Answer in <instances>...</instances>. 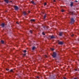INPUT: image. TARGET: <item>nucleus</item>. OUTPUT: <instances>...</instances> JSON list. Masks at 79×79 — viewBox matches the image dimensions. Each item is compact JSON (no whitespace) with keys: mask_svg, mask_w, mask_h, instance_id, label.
Instances as JSON below:
<instances>
[{"mask_svg":"<svg viewBox=\"0 0 79 79\" xmlns=\"http://www.w3.org/2000/svg\"><path fill=\"white\" fill-rule=\"evenodd\" d=\"M42 34H43V35H45V33H44V32H43L42 33Z\"/></svg>","mask_w":79,"mask_h":79,"instance_id":"obj_20","label":"nucleus"},{"mask_svg":"<svg viewBox=\"0 0 79 79\" xmlns=\"http://www.w3.org/2000/svg\"><path fill=\"white\" fill-rule=\"evenodd\" d=\"M74 79H77V78H75Z\"/></svg>","mask_w":79,"mask_h":79,"instance_id":"obj_28","label":"nucleus"},{"mask_svg":"<svg viewBox=\"0 0 79 79\" xmlns=\"http://www.w3.org/2000/svg\"><path fill=\"white\" fill-rule=\"evenodd\" d=\"M16 23H17V24H19V23H18V22H16Z\"/></svg>","mask_w":79,"mask_h":79,"instance_id":"obj_22","label":"nucleus"},{"mask_svg":"<svg viewBox=\"0 0 79 79\" xmlns=\"http://www.w3.org/2000/svg\"><path fill=\"white\" fill-rule=\"evenodd\" d=\"M51 39H53V38H55V36H53V35L51 36Z\"/></svg>","mask_w":79,"mask_h":79,"instance_id":"obj_7","label":"nucleus"},{"mask_svg":"<svg viewBox=\"0 0 79 79\" xmlns=\"http://www.w3.org/2000/svg\"><path fill=\"white\" fill-rule=\"evenodd\" d=\"M61 11L62 12H64V10H62Z\"/></svg>","mask_w":79,"mask_h":79,"instance_id":"obj_17","label":"nucleus"},{"mask_svg":"<svg viewBox=\"0 0 79 79\" xmlns=\"http://www.w3.org/2000/svg\"><path fill=\"white\" fill-rule=\"evenodd\" d=\"M10 2H12V1H10Z\"/></svg>","mask_w":79,"mask_h":79,"instance_id":"obj_33","label":"nucleus"},{"mask_svg":"<svg viewBox=\"0 0 79 79\" xmlns=\"http://www.w3.org/2000/svg\"><path fill=\"white\" fill-rule=\"evenodd\" d=\"M56 53L55 52H53V54L52 55L53 57L54 58H55V57H56Z\"/></svg>","mask_w":79,"mask_h":79,"instance_id":"obj_2","label":"nucleus"},{"mask_svg":"<svg viewBox=\"0 0 79 79\" xmlns=\"http://www.w3.org/2000/svg\"><path fill=\"white\" fill-rule=\"evenodd\" d=\"M23 52H24V53H26V50H24V51H23Z\"/></svg>","mask_w":79,"mask_h":79,"instance_id":"obj_19","label":"nucleus"},{"mask_svg":"<svg viewBox=\"0 0 79 79\" xmlns=\"http://www.w3.org/2000/svg\"><path fill=\"white\" fill-rule=\"evenodd\" d=\"M1 42L2 43V44H4V41L3 40H1Z\"/></svg>","mask_w":79,"mask_h":79,"instance_id":"obj_14","label":"nucleus"},{"mask_svg":"<svg viewBox=\"0 0 79 79\" xmlns=\"http://www.w3.org/2000/svg\"><path fill=\"white\" fill-rule=\"evenodd\" d=\"M51 50H52V51H53V50H54V49H53V48H51Z\"/></svg>","mask_w":79,"mask_h":79,"instance_id":"obj_18","label":"nucleus"},{"mask_svg":"<svg viewBox=\"0 0 79 79\" xmlns=\"http://www.w3.org/2000/svg\"><path fill=\"white\" fill-rule=\"evenodd\" d=\"M74 22H75V21L74 20V19L73 18H71V19L70 23H71V24H73Z\"/></svg>","mask_w":79,"mask_h":79,"instance_id":"obj_1","label":"nucleus"},{"mask_svg":"<svg viewBox=\"0 0 79 79\" xmlns=\"http://www.w3.org/2000/svg\"><path fill=\"white\" fill-rule=\"evenodd\" d=\"M45 18H46V15H45L44 16V19H45Z\"/></svg>","mask_w":79,"mask_h":79,"instance_id":"obj_15","label":"nucleus"},{"mask_svg":"<svg viewBox=\"0 0 79 79\" xmlns=\"http://www.w3.org/2000/svg\"><path fill=\"white\" fill-rule=\"evenodd\" d=\"M64 79H66V77H64Z\"/></svg>","mask_w":79,"mask_h":79,"instance_id":"obj_27","label":"nucleus"},{"mask_svg":"<svg viewBox=\"0 0 79 79\" xmlns=\"http://www.w3.org/2000/svg\"><path fill=\"white\" fill-rule=\"evenodd\" d=\"M37 78H39V77H37Z\"/></svg>","mask_w":79,"mask_h":79,"instance_id":"obj_32","label":"nucleus"},{"mask_svg":"<svg viewBox=\"0 0 79 79\" xmlns=\"http://www.w3.org/2000/svg\"><path fill=\"white\" fill-rule=\"evenodd\" d=\"M73 36H74V35L73 34L71 35L72 37H73Z\"/></svg>","mask_w":79,"mask_h":79,"instance_id":"obj_26","label":"nucleus"},{"mask_svg":"<svg viewBox=\"0 0 79 79\" xmlns=\"http://www.w3.org/2000/svg\"><path fill=\"white\" fill-rule=\"evenodd\" d=\"M45 57H46V58H47V56L45 55Z\"/></svg>","mask_w":79,"mask_h":79,"instance_id":"obj_23","label":"nucleus"},{"mask_svg":"<svg viewBox=\"0 0 79 79\" xmlns=\"http://www.w3.org/2000/svg\"><path fill=\"white\" fill-rule=\"evenodd\" d=\"M4 1L6 3H8V0H4Z\"/></svg>","mask_w":79,"mask_h":79,"instance_id":"obj_5","label":"nucleus"},{"mask_svg":"<svg viewBox=\"0 0 79 79\" xmlns=\"http://www.w3.org/2000/svg\"><path fill=\"white\" fill-rule=\"evenodd\" d=\"M30 13V11H28V13Z\"/></svg>","mask_w":79,"mask_h":79,"instance_id":"obj_31","label":"nucleus"},{"mask_svg":"<svg viewBox=\"0 0 79 79\" xmlns=\"http://www.w3.org/2000/svg\"><path fill=\"white\" fill-rule=\"evenodd\" d=\"M54 2H56V1H55V0H54Z\"/></svg>","mask_w":79,"mask_h":79,"instance_id":"obj_29","label":"nucleus"},{"mask_svg":"<svg viewBox=\"0 0 79 79\" xmlns=\"http://www.w3.org/2000/svg\"><path fill=\"white\" fill-rule=\"evenodd\" d=\"M23 15H26V12H23Z\"/></svg>","mask_w":79,"mask_h":79,"instance_id":"obj_10","label":"nucleus"},{"mask_svg":"<svg viewBox=\"0 0 79 79\" xmlns=\"http://www.w3.org/2000/svg\"><path fill=\"white\" fill-rule=\"evenodd\" d=\"M47 5V3H46L45 2V3H44V5Z\"/></svg>","mask_w":79,"mask_h":79,"instance_id":"obj_21","label":"nucleus"},{"mask_svg":"<svg viewBox=\"0 0 79 79\" xmlns=\"http://www.w3.org/2000/svg\"><path fill=\"white\" fill-rule=\"evenodd\" d=\"M63 34V33L61 32H60V33H59V35L60 36H61V35H62Z\"/></svg>","mask_w":79,"mask_h":79,"instance_id":"obj_6","label":"nucleus"},{"mask_svg":"<svg viewBox=\"0 0 79 79\" xmlns=\"http://www.w3.org/2000/svg\"><path fill=\"white\" fill-rule=\"evenodd\" d=\"M11 72H12L13 71V70H10Z\"/></svg>","mask_w":79,"mask_h":79,"instance_id":"obj_25","label":"nucleus"},{"mask_svg":"<svg viewBox=\"0 0 79 79\" xmlns=\"http://www.w3.org/2000/svg\"><path fill=\"white\" fill-rule=\"evenodd\" d=\"M31 21H33V22H34L35 21V20L34 19H32L31 20Z\"/></svg>","mask_w":79,"mask_h":79,"instance_id":"obj_12","label":"nucleus"},{"mask_svg":"<svg viewBox=\"0 0 79 79\" xmlns=\"http://www.w3.org/2000/svg\"><path fill=\"white\" fill-rule=\"evenodd\" d=\"M14 7L15 8V10H18V7L16 6H14Z\"/></svg>","mask_w":79,"mask_h":79,"instance_id":"obj_3","label":"nucleus"},{"mask_svg":"<svg viewBox=\"0 0 79 79\" xmlns=\"http://www.w3.org/2000/svg\"><path fill=\"white\" fill-rule=\"evenodd\" d=\"M73 2H71L70 4L71 6H73Z\"/></svg>","mask_w":79,"mask_h":79,"instance_id":"obj_8","label":"nucleus"},{"mask_svg":"<svg viewBox=\"0 0 79 79\" xmlns=\"http://www.w3.org/2000/svg\"><path fill=\"white\" fill-rule=\"evenodd\" d=\"M31 3L33 4H35V3H34V1H31Z\"/></svg>","mask_w":79,"mask_h":79,"instance_id":"obj_11","label":"nucleus"},{"mask_svg":"<svg viewBox=\"0 0 79 79\" xmlns=\"http://www.w3.org/2000/svg\"><path fill=\"white\" fill-rule=\"evenodd\" d=\"M6 70L7 71H8V70H9V69H6Z\"/></svg>","mask_w":79,"mask_h":79,"instance_id":"obj_24","label":"nucleus"},{"mask_svg":"<svg viewBox=\"0 0 79 79\" xmlns=\"http://www.w3.org/2000/svg\"><path fill=\"white\" fill-rule=\"evenodd\" d=\"M58 44L59 45H62L63 43V42L61 41H60L58 42Z\"/></svg>","mask_w":79,"mask_h":79,"instance_id":"obj_4","label":"nucleus"},{"mask_svg":"<svg viewBox=\"0 0 79 79\" xmlns=\"http://www.w3.org/2000/svg\"><path fill=\"white\" fill-rule=\"evenodd\" d=\"M35 47L34 46V47H33V48H32V49L34 50V49H35Z\"/></svg>","mask_w":79,"mask_h":79,"instance_id":"obj_13","label":"nucleus"},{"mask_svg":"<svg viewBox=\"0 0 79 79\" xmlns=\"http://www.w3.org/2000/svg\"><path fill=\"white\" fill-rule=\"evenodd\" d=\"M24 55V56H25V55H26V54H24V55Z\"/></svg>","mask_w":79,"mask_h":79,"instance_id":"obj_30","label":"nucleus"},{"mask_svg":"<svg viewBox=\"0 0 79 79\" xmlns=\"http://www.w3.org/2000/svg\"><path fill=\"white\" fill-rule=\"evenodd\" d=\"M30 32L31 33H32V30H30Z\"/></svg>","mask_w":79,"mask_h":79,"instance_id":"obj_16","label":"nucleus"},{"mask_svg":"<svg viewBox=\"0 0 79 79\" xmlns=\"http://www.w3.org/2000/svg\"><path fill=\"white\" fill-rule=\"evenodd\" d=\"M1 26L2 27H4V26H5V24L4 23H2L1 24Z\"/></svg>","mask_w":79,"mask_h":79,"instance_id":"obj_9","label":"nucleus"},{"mask_svg":"<svg viewBox=\"0 0 79 79\" xmlns=\"http://www.w3.org/2000/svg\"><path fill=\"white\" fill-rule=\"evenodd\" d=\"M76 2H77V1H76Z\"/></svg>","mask_w":79,"mask_h":79,"instance_id":"obj_34","label":"nucleus"}]
</instances>
